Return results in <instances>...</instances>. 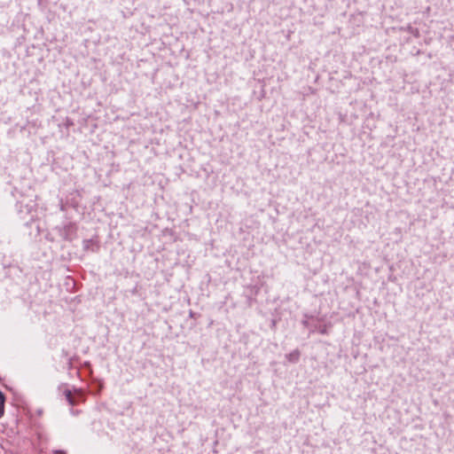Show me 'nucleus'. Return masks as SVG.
<instances>
[{
	"instance_id": "nucleus-8",
	"label": "nucleus",
	"mask_w": 454,
	"mask_h": 454,
	"mask_svg": "<svg viewBox=\"0 0 454 454\" xmlns=\"http://www.w3.org/2000/svg\"><path fill=\"white\" fill-rule=\"evenodd\" d=\"M68 367L71 368L72 367V362H71V359H68Z\"/></svg>"
},
{
	"instance_id": "nucleus-3",
	"label": "nucleus",
	"mask_w": 454,
	"mask_h": 454,
	"mask_svg": "<svg viewBox=\"0 0 454 454\" xmlns=\"http://www.w3.org/2000/svg\"><path fill=\"white\" fill-rule=\"evenodd\" d=\"M402 29L413 35L415 37L419 36V29L417 27H412L411 25H407L405 27H403Z\"/></svg>"
},
{
	"instance_id": "nucleus-7",
	"label": "nucleus",
	"mask_w": 454,
	"mask_h": 454,
	"mask_svg": "<svg viewBox=\"0 0 454 454\" xmlns=\"http://www.w3.org/2000/svg\"><path fill=\"white\" fill-rule=\"evenodd\" d=\"M55 454H66L64 450H59L55 451Z\"/></svg>"
},
{
	"instance_id": "nucleus-6",
	"label": "nucleus",
	"mask_w": 454,
	"mask_h": 454,
	"mask_svg": "<svg viewBox=\"0 0 454 454\" xmlns=\"http://www.w3.org/2000/svg\"><path fill=\"white\" fill-rule=\"evenodd\" d=\"M90 240L84 241V248L87 249L90 247Z\"/></svg>"
},
{
	"instance_id": "nucleus-2",
	"label": "nucleus",
	"mask_w": 454,
	"mask_h": 454,
	"mask_svg": "<svg viewBox=\"0 0 454 454\" xmlns=\"http://www.w3.org/2000/svg\"><path fill=\"white\" fill-rule=\"evenodd\" d=\"M300 356H301V353H300L299 349H294L292 352H290L289 354L286 355V358L287 359L288 362L296 364L300 359Z\"/></svg>"
},
{
	"instance_id": "nucleus-1",
	"label": "nucleus",
	"mask_w": 454,
	"mask_h": 454,
	"mask_svg": "<svg viewBox=\"0 0 454 454\" xmlns=\"http://www.w3.org/2000/svg\"><path fill=\"white\" fill-rule=\"evenodd\" d=\"M16 206L21 218L26 219L29 216V220H34L36 213V203L33 199H22L17 202Z\"/></svg>"
},
{
	"instance_id": "nucleus-5",
	"label": "nucleus",
	"mask_w": 454,
	"mask_h": 454,
	"mask_svg": "<svg viewBox=\"0 0 454 454\" xmlns=\"http://www.w3.org/2000/svg\"><path fill=\"white\" fill-rule=\"evenodd\" d=\"M64 394L68 403L73 405L74 403V401L72 395V392L69 389H66Z\"/></svg>"
},
{
	"instance_id": "nucleus-4",
	"label": "nucleus",
	"mask_w": 454,
	"mask_h": 454,
	"mask_svg": "<svg viewBox=\"0 0 454 454\" xmlns=\"http://www.w3.org/2000/svg\"><path fill=\"white\" fill-rule=\"evenodd\" d=\"M4 402L5 397L2 391H0V419L3 417L4 413Z\"/></svg>"
},
{
	"instance_id": "nucleus-10",
	"label": "nucleus",
	"mask_w": 454,
	"mask_h": 454,
	"mask_svg": "<svg viewBox=\"0 0 454 454\" xmlns=\"http://www.w3.org/2000/svg\"><path fill=\"white\" fill-rule=\"evenodd\" d=\"M62 353H64L65 356H67V353L65 352V350H62Z\"/></svg>"
},
{
	"instance_id": "nucleus-9",
	"label": "nucleus",
	"mask_w": 454,
	"mask_h": 454,
	"mask_svg": "<svg viewBox=\"0 0 454 454\" xmlns=\"http://www.w3.org/2000/svg\"><path fill=\"white\" fill-rule=\"evenodd\" d=\"M62 353H64L65 356H67V353L65 352V350H62Z\"/></svg>"
},
{
	"instance_id": "nucleus-11",
	"label": "nucleus",
	"mask_w": 454,
	"mask_h": 454,
	"mask_svg": "<svg viewBox=\"0 0 454 454\" xmlns=\"http://www.w3.org/2000/svg\"><path fill=\"white\" fill-rule=\"evenodd\" d=\"M62 353H64L65 356H67V353L65 352V350H62Z\"/></svg>"
}]
</instances>
